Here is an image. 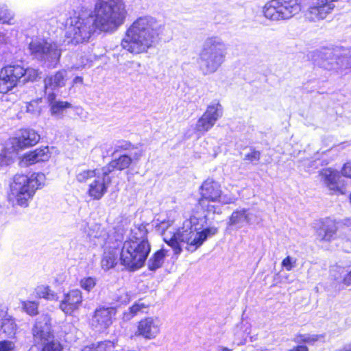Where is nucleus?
<instances>
[{
    "mask_svg": "<svg viewBox=\"0 0 351 351\" xmlns=\"http://www.w3.org/2000/svg\"><path fill=\"white\" fill-rule=\"evenodd\" d=\"M94 16H73L66 20L65 38L68 43H87L97 32L112 33L125 20L127 10L123 0H97Z\"/></svg>",
    "mask_w": 351,
    "mask_h": 351,
    "instance_id": "obj_1",
    "label": "nucleus"
},
{
    "mask_svg": "<svg viewBox=\"0 0 351 351\" xmlns=\"http://www.w3.org/2000/svg\"><path fill=\"white\" fill-rule=\"evenodd\" d=\"M164 25L156 18L146 15L136 19L121 41V47L133 54L147 52L154 47L163 32Z\"/></svg>",
    "mask_w": 351,
    "mask_h": 351,
    "instance_id": "obj_2",
    "label": "nucleus"
},
{
    "mask_svg": "<svg viewBox=\"0 0 351 351\" xmlns=\"http://www.w3.org/2000/svg\"><path fill=\"white\" fill-rule=\"evenodd\" d=\"M206 220V215L196 217L195 215L186 220L183 227L176 232H166L163 234V239L169 245L173 248L176 254L182 251L180 243H184L189 245L188 250L194 251L205 241V237L201 239L198 235Z\"/></svg>",
    "mask_w": 351,
    "mask_h": 351,
    "instance_id": "obj_3",
    "label": "nucleus"
},
{
    "mask_svg": "<svg viewBox=\"0 0 351 351\" xmlns=\"http://www.w3.org/2000/svg\"><path fill=\"white\" fill-rule=\"evenodd\" d=\"M228 53L227 44L218 36L206 38L198 53L197 64L204 75L215 73L224 63Z\"/></svg>",
    "mask_w": 351,
    "mask_h": 351,
    "instance_id": "obj_4",
    "label": "nucleus"
},
{
    "mask_svg": "<svg viewBox=\"0 0 351 351\" xmlns=\"http://www.w3.org/2000/svg\"><path fill=\"white\" fill-rule=\"evenodd\" d=\"M201 197L199 199V206L208 213L220 214L221 208L218 206L213 204L219 203L221 204H234L238 199V196L233 193H223L221 184L213 179L206 180L201 185Z\"/></svg>",
    "mask_w": 351,
    "mask_h": 351,
    "instance_id": "obj_5",
    "label": "nucleus"
},
{
    "mask_svg": "<svg viewBox=\"0 0 351 351\" xmlns=\"http://www.w3.org/2000/svg\"><path fill=\"white\" fill-rule=\"evenodd\" d=\"M45 180V176L43 173H34L30 176L16 175L10 186V199L20 206L27 207L29 200L36 190L44 184Z\"/></svg>",
    "mask_w": 351,
    "mask_h": 351,
    "instance_id": "obj_6",
    "label": "nucleus"
},
{
    "mask_svg": "<svg viewBox=\"0 0 351 351\" xmlns=\"http://www.w3.org/2000/svg\"><path fill=\"white\" fill-rule=\"evenodd\" d=\"M149 243L124 241L120 252V263L130 270L142 267L150 252Z\"/></svg>",
    "mask_w": 351,
    "mask_h": 351,
    "instance_id": "obj_7",
    "label": "nucleus"
},
{
    "mask_svg": "<svg viewBox=\"0 0 351 351\" xmlns=\"http://www.w3.org/2000/svg\"><path fill=\"white\" fill-rule=\"evenodd\" d=\"M301 9L299 0H270L264 5L263 12L267 19L278 21L291 19Z\"/></svg>",
    "mask_w": 351,
    "mask_h": 351,
    "instance_id": "obj_8",
    "label": "nucleus"
},
{
    "mask_svg": "<svg viewBox=\"0 0 351 351\" xmlns=\"http://www.w3.org/2000/svg\"><path fill=\"white\" fill-rule=\"evenodd\" d=\"M29 49L36 59L54 68L59 62L61 50L57 44L47 41L34 40L29 43Z\"/></svg>",
    "mask_w": 351,
    "mask_h": 351,
    "instance_id": "obj_9",
    "label": "nucleus"
},
{
    "mask_svg": "<svg viewBox=\"0 0 351 351\" xmlns=\"http://www.w3.org/2000/svg\"><path fill=\"white\" fill-rule=\"evenodd\" d=\"M34 345L40 344L43 347L52 343L61 344L59 341L54 339L51 317L48 314L39 316L32 329Z\"/></svg>",
    "mask_w": 351,
    "mask_h": 351,
    "instance_id": "obj_10",
    "label": "nucleus"
},
{
    "mask_svg": "<svg viewBox=\"0 0 351 351\" xmlns=\"http://www.w3.org/2000/svg\"><path fill=\"white\" fill-rule=\"evenodd\" d=\"M346 53L347 52L344 48L341 47L324 49L319 52L320 60L318 64L326 70L344 71L348 64L343 62L342 56Z\"/></svg>",
    "mask_w": 351,
    "mask_h": 351,
    "instance_id": "obj_11",
    "label": "nucleus"
},
{
    "mask_svg": "<svg viewBox=\"0 0 351 351\" xmlns=\"http://www.w3.org/2000/svg\"><path fill=\"white\" fill-rule=\"evenodd\" d=\"M25 69L20 65H9L0 71V93H6L17 85L22 83Z\"/></svg>",
    "mask_w": 351,
    "mask_h": 351,
    "instance_id": "obj_12",
    "label": "nucleus"
},
{
    "mask_svg": "<svg viewBox=\"0 0 351 351\" xmlns=\"http://www.w3.org/2000/svg\"><path fill=\"white\" fill-rule=\"evenodd\" d=\"M223 108L219 102L208 106L206 111L197 120L195 130L200 133H205L210 130L217 121L222 117Z\"/></svg>",
    "mask_w": 351,
    "mask_h": 351,
    "instance_id": "obj_13",
    "label": "nucleus"
},
{
    "mask_svg": "<svg viewBox=\"0 0 351 351\" xmlns=\"http://www.w3.org/2000/svg\"><path fill=\"white\" fill-rule=\"evenodd\" d=\"M40 140V135L34 130H20L16 137L10 138L8 145H10L12 152H18L22 149L35 145Z\"/></svg>",
    "mask_w": 351,
    "mask_h": 351,
    "instance_id": "obj_14",
    "label": "nucleus"
},
{
    "mask_svg": "<svg viewBox=\"0 0 351 351\" xmlns=\"http://www.w3.org/2000/svg\"><path fill=\"white\" fill-rule=\"evenodd\" d=\"M111 183L109 177V170L101 169V173L95 178L89 184L87 193L89 197L95 200H99L106 193Z\"/></svg>",
    "mask_w": 351,
    "mask_h": 351,
    "instance_id": "obj_15",
    "label": "nucleus"
},
{
    "mask_svg": "<svg viewBox=\"0 0 351 351\" xmlns=\"http://www.w3.org/2000/svg\"><path fill=\"white\" fill-rule=\"evenodd\" d=\"M160 327L161 322L158 317H147L138 322L135 335L146 340L154 339L160 334Z\"/></svg>",
    "mask_w": 351,
    "mask_h": 351,
    "instance_id": "obj_16",
    "label": "nucleus"
},
{
    "mask_svg": "<svg viewBox=\"0 0 351 351\" xmlns=\"http://www.w3.org/2000/svg\"><path fill=\"white\" fill-rule=\"evenodd\" d=\"M115 315L116 309L112 307L97 308L94 312L90 324L96 330H104L112 324Z\"/></svg>",
    "mask_w": 351,
    "mask_h": 351,
    "instance_id": "obj_17",
    "label": "nucleus"
},
{
    "mask_svg": "<svg viewBox=\"0 0 351 351\" xmlns=\"http://www.w3.org/2000/svg\"><path fill=\"white\" fill-rule=\"evenodd\" d=\"M82 302V291L77 289H72L64 295L60 302L59 308L64 314L71 315L80 308Z\"/></svg>",
    "mask_w": 351,
    "mask_h": 351,
    "instance_id": "obj_18",
    "label": "nucleus"
},
{
    "mask_svg": "<svg viewBox=\"0 0 351 351\" xmlns=\"http://www.w3.org/2000/svg\"><path fill=\"white\" fill-rule=\"evenodd\" d=\"M251 223V213L247 208H242L234 210L228 218L227 225L234 229H241L245 224Z\"/></svg>",
    "mask_w": 351,
    "mask_h": 351,
    "instance_id": "obj_19",
    "label": "nucleus"
},
{
    "mask_svg": "<svg viewBox=\"0 0 351 351\" xmlns=\"http://www.w3.org/2000/svg\"><path fill=\"white\" fill-rule=\"evenodd\" d=\"M319 176L331 194L344 193L343 189L338 185L337 181L340 178L338 171L332 170L330 168L325 169L320 171Z\"/></svg>",
    "mask_w": 351,
    "mask_h": 351,
    "instance_id": "obj_20",
    "label": "nucleus"
},
{
    "mask_svg": "<svg viewBox=\"0 0 351 351\" xmlns=\"http://www.w3.org/2000/svg\"><path fill=\"white\" fill-rule=\"evenodd\" d=\"M334 4L325 3L318 6L311 7L306 14V18L312 22L324 19L334 9Z\"/></svg>",
    "mask_w": 351,
    "mask_h": 351,
    "instance_id": "obj_21",
    "label": "nucleus"
},
{
    "mask_svg": "<svg viewBox=\"0 0 351 351\" xmlns=\"http://www.w3.org/2000/svg\"><path fill=\"white\" fill-rule=\"evenodd\" d=\"M49 158V148L45 147L26 153L23 156L21 162L26 166H29L36 162L47 161Z\"/></svg>",
    "mask_w": 351,
    "mask_h": 351,
    "instance_id": "obj_22",
    "label": "nucleus"
},
{
    "mask_svg": "<svg viewBox=\"0 0 351 351\" xmlns=\"http://www.w3.org/2000/svg\"><path fill=\"white\" fill-rule=\"evenodd\" d=\"M67 80V71L64 69L60 70L56 72L54 75L47 76L45 78L44 84L45 90L64 87L66 85Z\"/></svg>",
    "mask_w": 351,
    "mask_h": 351,
    "instance_id": "obj_23",
    "label": "nucleus"
},
{
    "mask_svg": "<svg viewBox=\"0 0 351 351\" xmlns=\"http://www.w3.org/2000/svg\"><path fill=\"white\" fill-rule=\"evenodd\" d=\"M121 250L116 248L106 249L101 258V265L104 270H109L120 262Z\"/></svg>",
    "mask_w": 351,
    "mask_h": 351,
    "instance_id": "obj_24",
    "label": "nucleus"
},
{
    "mask_svg": "<svg viewBox=\"0 0 351 351\" xmlns=\"http://www.w3.org/2000/svg\"><path fill=\"white\" fill-rule=\"evenodd\" d=\"M336 231L337 226L335 221L327 219L322 222L321 227L318 229L317 236L321 241H329L333 239Z\"/></svg>",
    "mask_w": 351,
    "mask_h": 351,
    "instance_id": "obj_25",
    "label": "nucleus"
},
{
    "mask_svg": "<svg viewBox=\"0 0 351 351\" xmlns=\"http://www.w3.org/2000/svg\"><path fill=\"white\" fill-rule=\"evenodd\" d=\"M125 241L149 243L147 239V230L145 226L143 224L134 226L131 229L128 239Z\"/></svg>",
    "mask_w": 351,
    "mask_h": 351,
    "instance_id": "obj_26",
    "label": "nucleus"
},
{
    "mask_svg": "<svg viewBox=\"0 0 351 351\" xmlns=\"http://www.w3.org/2000/svg\"><path fill=\"white\" fill-rule=\"evenodd\" d=\"M132 158L128 155H121L118 158L112 160L107 166L103 169L109 170V173L117 169L118 170H123L130 167L132 163Z\"/></svg>",
    "mask_w": 351,
    "mask_h": 351,
    "instance_id": "obj_27",
    "label": "nucleus"
},
{
    "mask_svg": "<svg viewBox=\"0 0 351 351\" xmlns=\"http://www.w3.org/2000/svg\"><path fill=\"white\" fill-rule=\"evenodd\" d=\"M115 347L114 341L105 340L86 346L82 351H114Z\"/></svg>",
    "mask_w": 351,
    "mask_h": 351,
    "instance_id": "obj_28",
    "label": "nucleus"
},
{
    "mask_svg": "<svg viewBox=\"0 0 351 351\" xmlns=\"http://www.w3.org/2000/svg\"><path fill=\"white\" fill-rule=\"evenodd\" d=\"M324 339V335L318 334H297L294 338L293 341L297 343H308L314 344L318 341H321Z\"/></svg>",
    "mask_w": 351,
    "mask_h": 351,
    "instance_id": "obj_29",
    "label": "nucleus"
},
{
    "mask_svg": "<svg viewBox=\"0 0 351 351\" xmlns=\"http://www.w3.org/2000/svg\"><path fill=\"white\" fill-rule=\"evenodd\" d=\"M166 256L165 250L162 249L157 251L148 261V267L150 270L154 271L160 268L163 263Z\"/></svg>",
    "mask_w": 351,
    "mask_h": 351,
    "instance_id": "obj_30",
    "label": "nucleus"
},
{
    "mask_svg": "<svg viewBox=\"0 0 351 351\" xmlns=\"http://www.w3.org/2000/svg\"><path fill=\"white\" fill-rule=\"evenodd\" d=\"M17 329L14 320L10 317H5L2 320L1 330L9 337H13Z\"/></svg>",
    "mask_w": 351,
    "mask_h": 351,
    "instance_id": "obj_31",
    "label": "nucleus"
},
{
    "mask_svg": "<svg viewBox=\"0 0 351 351\" xmlns=\"http://www.w3.org/2000/svg\"><path fill=\"white\" fill-rule=\"evenodd\" d=\"M71 107V104L68 101H58L54 103L50 107V112L52 116L61 118L63 116L64 110Z\"/></svg>",
    "mask_w": 351,
    "mask_h": 351,
    "instance_id": "obj_32",
    "label": "nucleus"
},
{
    "mask_svg": "<svg viewBox=\"0 0 351 351\" xmlns=\"http://www.w3.org/2000/svg\"><path fill=\"white\" fill-rule=\"evenodd\" d=\"M36 295L48 300H58L57 295L48 286L40 285L36 289Z\"/></svg>",
    "mask_w": 351,
    "mask_h": 351,
    "instance_id": "obj_33",
    "label": "nucleus"
},
{
    "mask_svg": "<svg viewBox=\"0 0 351 351\" xmlns=\"http://www.w3.org/2000/svg\"><path fill=\"white\" fill-rule=\"evenodd\" d=\"M101 173V171L97 169H86L79 171L76 174V180L80 183H85L90 180L91 178H94Z\"/></svg>",
    "mask_w": 351,
    "mask_h": 351,
    "instance_id": "obj_34",
    "label": "nucleus"
},
{
    "mask_svg": "<svg viewBox=\"0 0 351 351\" xmlns=\"http://www.w3.org/2000/svg\"><path fill=\"white\" fill-rule=\"evenodd\" d=\"M41 99H34L27 104V112L34 116H38L41 112Z\"/></svg>",
    "mask_w": 351,
    "mask_h": 351,
    "instance_id": "obj_35",
    "label": "nucleus"
},
{
    "mask_svg": "<svg viewBox=\"0 0 351 351\" xmlns=\"http://www.w3.org/2000/svg\"><path fill=\"white\" fill-rule=\"evenodd\" d=\"M146 307L147 306L139 300L129 308L128 312L125 313L124 316L126 319H130Z\"/></svg>",
    "mask_w": 351,
    "mask_h": 351,
    "instance_id": "obj_36",
    "label": "nucleus"
},
{
    "mask_svg": "<svg viewBox=\"0 0 351 351\" xmlns=\"http://www.w3.org/2000/svg\"><path fill=\"white\" fill-rule=\"evenodd\" d=\"M13 19L12 12L8 8L7 5H0V21L3 23H10Z\"/></svg>",
    "mask_w": 351,
    "mask_h": 351,
    "instance_id": "obj_37",
    "label": "nucleus"
},
{
    "mask_svg": "<svg viewBox=\"0 0 351 351\" xmlns=\"http://www.w3.org/2000/svg\"><path fill=\"white\" fill-rule=\"evenodd\" d=\"M97 280L93 277H85L80 280V285L85 291L90 292L96 285Z\"/></svg>",
    "mask_w": 351,
    "mask_h": 351,
    "instance_id": "obj_38",
    "label": "nucleus"
},
{
    "mask_svg": "<svg viewBox=\"0 0 351 351\" xmlns=\"http://www.w3.org/2000/svg\"><path fill=\"white\" fill-rule=\"evenodd\" d=\"M63 347L62 344H58L57 343H52L43 347L40 351H62ZM28 351H38L36 346L33 345L31 346Z\"/></svg>",
    "mask_w": 351,
    "mask_h": 351,
    "instance_id": "obj_39",
    "label": "nucleus"
},
{
    "mask_svg": "<svg viewBox=\"0 0 351 351\" xmlns=\"http://www.w3.org/2000/svg\"><path fill=\"white\" fill-rule=\"evenodd\" d=\"M38 304L33 301L24 302L23 304V309L29 315H35L38 313Z\"/></svg>",
    "mask_w": 351,
    "mask_h": 351,
    "instance_id": "obj_40",
    "label": "nucleus"
},
{
    "mask_svg": "<svg viewBox=\"0 0 351 351\" xmlns=\"http://www.w3.org/2000/svg\"><path fill=\"white\" fill-rule=\"evenodd\" d=\"M25 73L23 76L22 83L25 84L29 81H34L38 77V71L33 68H27L25 69Z\"/></svg>",
    "mask_w": 351,
    "mask_h": 351,
    "instance_id": "obj_41",
    "label": "nucleus"
},
{
    "mask_svg": "<svg viewBox=\"0 0 351 351\" xmlns=\"http://www.w3.org/2000/svg\"><path fill=\"white\" fill-rule=\"evenodd\" d=\"M261 158V153L255 149H251L250 152L246 154L243 158L244 160H247L251 162H256Z\"/></svg>",
    "mask_w": 351,
    "mask_h": 351,
    "instance_id": "obj_42",
    "label": "nucleus"
},
{
    "mask_svg": "<svg viewBox=\"0 0 351 351\" xmlns=\"http://www.w3.org/2000/svg\"><path fill=\"white\" fill-rule=\"evenodd\" d=\"M296 259L289 256H287L282 261V266L284 267L287 271H291L295 267Z\"/></svg>",
    "mask_w": 351,
    "mask_h": 351,
    "instance_id": "obj_43",
    "label": "nucleus"
},
{
    "mask_svg": "<svg viewBox=\"0 0 351 351\" xmlns=\"http://www.w3.org/2000/svg\"><path fill=\"white\" fill-rule=\"evenodd\" d=\"M15 348V343L12 341H0V351H12Z\"/></svg>",
    "mask_w": 351,
    "mask_h": 351,
    "instance_id": "obj_44",
    "label": "nucleus"
},
{
    "mask_svg": "<svg viewBox=\"0 0 351 351\" xmlns=\"http://www.w3.org/2000/svg\"><path fill=\"white\" fill-rule=\"evenodd\" d=\"M217 231H218V230L217 228L210 227V228H206L202 231L199 230L198 235L202 236V237H201V239H202V237H205V240H206L208 237L213 236L215 234H217Z\"/></svg>",
    "mask_w": 351,
    "mask_h": 351,
    "instance_id": "obj_45",
    "label": "nucleus"
},
{
    "mask_svg": "<svg viewBox=\"0 0 351 351\" xmlns=\"http://www.w3.org/2000/svg\"><path fill=\"white\" fill-rule=\"evenodd\" d=\"M134 146L131 144V143L128 141H121L119 142L115 147V151L117 152L119 150H129L133 149Z\"/></svg>",
    "mask_w": 351,
    "mask_h": 351,
    "instance_id": "obj_46",
    "label": "nucleus"
},
{
    "mask_svg": "<svg viewBox=\"0 0 351 351\" xmlns=\"http://www.w3.org/2000/svg\"><path fill=\"white\" fill-rule=\"evenodd\" d=\"M130 294L128 291L122 290L120 291L117 300L122 304L127 303L130 301Z\"/></svg>",
    "mask_w": 351,
    "mask_h": 351,
    "instance_id": "obj_47",
    "label": "nucleus"
},
{
    "mask_svg": "<svg viewBox=\"0 0 351 351\" xmlns=\"http://www.w3.org/2000/svg\"><path fill=\"white\" fill-rule=\"evenodd\" d=\"M347 53L342 56L343 62L347 63L348 66L345 67V70L351 69V49H344Z\"/></svg>",
    "mask_w": 351,
    "mask_h": 351,
    "instance_id": "obj_48",
    "label": "nucleus"
},
{
    "mask_svg": "<svg viewBox=\"0 0 351 351\" xmlns=\"http://www.w3.org/2000/svg\"><path fill=\"white\" fill-rule=\"evenodd\" d=\"M341 174L345 177L351 178V162H348L343 165Z\"/></svg>",
    "mask_w": 351,
    "mask_h": 351,
    "instance_id": "obj_49",
    "label": "nucleus"
},
{
    "mask_svg": "<svg viewBox=\"0 0 351 351\" xmlns=\"http://www.w3.org/2000/svg\"><path fill=\"white\" fill-rule=\"evenodd\" d=\"M56 95L54 93H50L47 94V99L49 104V106L51 107V105L54 103H57L58 101L56 99Z\"/></svg>",
    "mask_w": 351,
    "mask_h": 351,
    "instance_id": "obj_50",
    "label": "nucleus"
},
{
    "mask_svg": "<svg viewBox=\"0 0 351 351\" xmlns=\"http://www.w3.org/2000/svg\"><path fill=\"white\" fill-rule=\"evenodd\" d=\"M76 84H83V77L80 76L75 77L73 80V84L72 86L76 85Z\"/></svg>",
    "mask_w": 351,
    "mask_h": 351,
    "instance_id": "obj_51",
    "label": "nucleus"
},
{
    "mask_svg": "<svg viewBox=\"0 0 351 351\" xmlns=\"http://www.w3.org/2000/svg\"><path fill=\"white\" fill-rule=\"evenodd\" d=\"M343 282L347 285H351V271L343 278Z\"/></svg>",
    "mask_w": 351,
    "mask_h": 351,
    "instance_id": "obj_52",
    "label": "nucleus"
},
{
    "mask_svg": "<svg viewBox=\"0 0 351 351\" xmlns=\"http://www.w3.org/2000/svg\"><path fill=\"white\" fill-rule=\"evenodd\" d=\"M289 351H308V348L306 346H298Z\"/></svg>",
    "mask_w": 351,
    "mask_h": 351,
    "instance_id": "obj_53",
    "label": "nucleus"
},
{
    "mask_svg": "<svg viewBox=\"0 0 351 351\" xmlns=\"http://www.w3.org/2000/svg\"><path fill=\"white\" fill-rule=\"evenodd\" d=\"M169 221H162L159 225V229L162 230V231H165L169 226H170Z\"/></svg>",
    "mask_w": 351,
    "mask_h": 351,
    "instance_id": "obj_54",
    "label": "nucleus"
},
{
    "mask_svg": "<svg viewBox=\"0 0 351 351\" xmlns=\"http://www.w3.org/2000/svg\"><path fill=\"white\" fill-rule=\"evenodd\" d=\"M339 351H351V344L345 346L342 349Z\"/></svg>",
    "mask_w": 351,
    "mask_h": 351,
    "instance_id": "obj_55",
    "label": "nucleus"
},
{
    "mask_svg": "<svg viewBox=\"0 0 351 351\" xmlns=\"http://www.w3.org/2000/svg\"><path fill=\"white\" fill-rule=\"evenodd\" d=\"M221 351H232V350L228 348H222Z\"/></svg>",
    "mask_w": 351,
    "mask_h": 351,
    "instance_id": "obj_56",
    "label": "nucleus"
},
{
    "mask_svg": "<svg viewBox=\"0 0 351 351\" xmlns=\"http://www.w3.org/2000/svg\"><path fill=\"white\" fill-rule=\"evenodd\" d=\"M337 0H326V3H332L334 1H336Z\"/></svg>",
    "mask_w": 351,
    "mask_h": 351,
    "instance_id": "obj_57",
    "label": "nucleus"
},
{
    "mask_svg": "<svg viewBox=\"0 0 351 351\" xmlns=\"http://www.w3.org/2000/svg\"><path fill=\"white\" fill-rule=\"evenodd\" d=\"M3 164L7 165V164H8V162H5V163H3V161H2V162H1V165H3Z\"/></svg>",
    "mask_w": 351,
    "mask_h": 351,
    "instance_id": "obj_58",
    "label": "nucleus"
},
{
    "mask_svg": "<svg viewBox=\"0 0 351 351\" xmlns=\"http://www.w3.org/2000/svg\"><path fill=\"white\" fill-rule=\"evenodd\" d=\"M139 157H140V155H139V156H138L136 158V160H138Z\"/></svg>",
    "mask_w": 351,
    "mask_h": 351,
    "instance_id": "obj_59",
    "label": "nucleus"
}]
</instances>
